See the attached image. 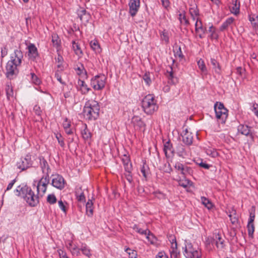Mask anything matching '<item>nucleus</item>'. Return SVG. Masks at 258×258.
<instances>
[{
    "label": "nucleus",
    "mask_w": 258,
    "mask_h": 258,
    "mask_svg": "<svg viewBox=\"0 0 258 258\" xmlns=\"http://www.w3.org/2000/svg\"><path fill=\"white\" fill-rule=\"evenodd\" d=\"M234 19L230 17L228 18L221 25L220 30L223 31L230 26L234 22Z\"/></svg>",
    "instance_id": "33"
},
{
    "label": "nucleus",
    "mask_w": 258,
    "mask_h": 258,
    "mask_svg": "<svg viewBox=\"0 0 258 258\" xmlns=\"http://www.w3.org/2000/svg\"><path fill=\"white\" fill-rule=\"evenodd\" d=\"M197 64L199 69L201 70L202 74L204 75H207L208 74V69L204 60L201 58L200 59L197 61Z\"/></svg>",
    "instance_id": "28"
},
{
    "label": "nucleus",
    "mask_w": 258,
    "mask_h": 258,
    "mask_svg": "<svg viewBox=\"0 0 258 258\" xmlns=\"http://www.w3.org/2000/svg\"><path fill=\"white\" fill-rule=\"evenodd\" d=\"M31 165L32 160L31 156L29 155H27L25 158L21 159L17 163L18 167L22 170L29 167Z\"/></svg>",
    "instance_id": "13"
},
{
    "label": "nucleus",
    "mask_w": 258,
    "mask_h": 258,
    "mask_svg": "<svg viewBox=\"0 0 258 258\" xmlns=\"http://www.w3.org/2000/svg\"><path fill=\"white\" fill-rule=\"evenodd\" d=\"M189 13L194 21L200 19L199 11L196 5H190L189 8Z\"/></svg>",
    "instance_id": "19"
},
{
    "label": "nucleus",
    "mask_w": 258,
    "mask_h": 258,
    "mask_svg": "<svg viewBox=\"0 0 258 258\" xmlns=\"http://www.w3.org/2000/svg\"><path fill=\"white\" fill-rule=\"evenodd\" d=\"M175 168L178 171H180V173L184 175L186 172H188L189 168L187 167H184V165L180 162H176L174 165Z\"/></svg>",
    "instance_id": "29"
},
{
    "label": "nucleus",
    "mask_w": 258,
    "mask_h": 258,
    "mask_svg": "<svg viewBox=\"0 0 258 258\" xmlns=\"http://www.w3.org/2000/svg\"><path fill=\"white\" fill-rule=\"evenodd\" d=\"M206 152L207 155L211 156L212 157H215L218 155L217 151L210 146H208V148L206 149Z\"/></svg>",
    "instance_id": "36"
},
{
    "label": "nucleus",
    "mask_w": 258,
    "mask_h": 258,
    "mask_svg": "<svg viewBox=\"0 0 258 258\" xmlns=\"http://www.w3.org/2000/svg\"><path fill=\"white\" fill-rule=\"evenodd\" d=\"M201 200L202 203L208 209H211L213 207L212 203L208 199L202 197Z\"/></svg>",
    "instance_id": "35"
},
{
    "label": "nucleus",
    "mask_w": 258,
    "mask_h": 258,
    "mask_svg": "<svg viewBox=\"0 0 258 258\" xmlns=\"http://www.w3.org/2000/svg\"><path fill=\"white\" fill-rule=\"evenodd\" d=\"M64 75V74L63 73L59 71H57L55 74V77L57 80L61 84H65V82L62 80V77Z\"/></svg>",
    "instance_id": "40"
},
{
    "label": "nucleus",
    "mask_w": 258,
    "mask_h": 258,
    "mask_svg": "<svg viewBox=\"0 0 258 258\" xmlns=\"http://www.w3.org/2000/svg\"><path fill=\"white\" fill-rule=\"evenodd\" d=\"M128 251H131V253H130V255H128V258H137V251L134 250H132L130 248H126L125 249V251L128 252Z\"/></svg>",
    "instance_id": "55"
},
{
    "label": "nucleus",
    "mask_w": 258,
    "mask_h": 258,
    "mask_svg": "<svg viewBox=\"0 0 258 258\" xmlns=\"http://www.w3.org/2000/svg\"><path fill=\"white\" fill-rule=\"evenodd\" d=\"M161 40L164 41L166 43L169 42V37L167 32L163 31L161 34Z\"/></svg>",
    "instance_id": "58"
},
{
    "label": "nucleus",
    "mask_w": 258,
    "mask_h": 258,
    "mask_svg": "<svg viewBox=\"0 0 258 258\" xmlns=\"http://www.w3.org/2000/svg\"><path fill=\"white\" fill-rule=\"evenodd\" d=\"M140 5V0H130L128 3L129 12L132 17L135 16L139 11Z\"/></svg>",
    "instance_id": "14"
},
{
    "label": "nucleus",
    "mask_w": 258,
    "mask_h": 258,
    "mask_svg": "<svg viewBox=\"0 0 258 258\" xmlns=\"http://www.w3.org/2000/svg\"><path fill=\"white\" fill-rule=\"evenodd\" d=\"M65 183L64 179L62 176L58 174L53 176L51 184L54 187L62 189L64 187Z\"/></svg>",
    "instance_id": "11"
},
{
    "label": "nucleus",
    "mask_w": 258,
    "mask_h": 258,
    "mask_svg": "<svg viewBox=\"0 0 258 258\" xmlns=\"http://www.w3.org/2000/svg\"><path fill=\"white\" fill-rule=\"evenodd\" d=\"M195 31L197 36L200 38L205 37L206 29L204 28L200 19L195 21Z\"/></svg>",
    "instance_id": "16"
},
{
    "label": "nucleus",
    "mask_w": 258,
    "mask_h": 258,
    "mask_svg": "<svg viewBox=\"0 0 258 258\" xmlns=\"http://www.w3.org/2000/svg\"><path fill=\"white\" fill-rule=\"evenodd\" d=\"M86 213L88 216H92L93 214V203L91 200H89L86 205Z\"/></svg>",
    "instance_id": "30"
},
{
    "label": "nucleus",
    "mask_w": 258,
    "mask_h": 258,
    "mask_svg": "<svg viewBox=\"0 0 258 258\" xmlns=\"http://www.w3.org/2000/svg\"><path fill=\"white\" fill-rule=\"evenodd\" d=\"M146 238L151 243L153 244L155 242L156 238L155 236L150 233V231L148 230L147 231V235H145Z\"/></svg>",
    "instance_id": "43"
},
{
    "label": "nucleus",
    "mask_w": 258,
    "mask_h": 258,
    "mask_svg": "<svg viewBox=\"0 0 258 258\" xmlns=\"http://www.w3.org/2000/svg\"><path fill=\"white\" fill-rule=\"evenodd\" d=\"M156 258H168V257L164 252L161 251L158 253Z\"/></svg>",
    "instance_id": "63"
},
{
    "label": "nucleus",
    "mask_w": 258,
    "mask_h": 258,
    "mask_svg": "<svg viewBox=\"0 0 258 258\" xmlns=\"http://www.w3.org/2000/svg\"><path fill=\"white\" fill-rule=\"evenodd\" d=\"M215 244L217 248L222 249L224 246V240L219 233H215L213 237V244Z\"/></svg>",
    "instance_id": "18"
},
{
    "label": "nucleus",
    "mask_w": 258,
    "mask_h": 258,
    "mask_svg": "<svg viewBox=\"0 0 258 258\" xmlns=\"http://www.w3.org/2000/svg\"><path fill=\"white\" fill-rule=\"evenodd\" d=\"M142 107L144 111L149 114H152L154 111L157 110L158 106L153 95L149 94L144 98L142 101Z\"/></svg>",
    "instance_id": "4"
},
{
    "label": "nucleus",
    "mask_w": 258,
    "mask_h": 258,
    "mask_svg": "<svg viewBox=\"0 0 258 258\" xmlns=\"http://www.w3.org/2000/svg\"><path fill=\"white\" fill-rule=\"evenodd\" d=\"M7 96L8 99H10L13 96V90L11 85L7 84L6 87Z\"/></svg>",
    "instance_id": "38"
},
{
    "label": "nucleus",
    "mask_w": 258,
    "mask_h": 258,
    "mask_svg": "<svg viewBox=\"0 0 258 258\" xmlns=\"http://www.w3.org/2000/svg\"><path fill=\"white\" fill-rule=\"evenodd\" d=\"M172 147L173 146H164L163 150L166 156L170 157L174 154Z\"/></svg>",
    "instance_id": "39"
},
{
    "label": "nucleus",
    "mask_w": 258,
    "mask_h": 258,
    "mask_svg": "<svg viewBox=\"0 0 258 258\" xmlns=\"http://www.w3.org/2000/svg\"><path fill=\"white\" fill-rule=\"evenodd\" d=\"M122 161L125 169L130 170L132 169V165L128 153L123 154L122 158Z\"/></svg>",
    "instance_id": "21"
},
{
    "label": "nucleus",
    "mask_w": 258,
    "mask_h": 258,
    "mask_svg": "<svg viewBox=\"0 0 258 258\" xmlns=\"http://www.w3.org/2000/svg\"><path fill=\"white\" fill-rule=\"evenodd\" d=\"M28 56L32 59H35L38 56L37 49L33 44H30L28 46Z\"/></svg>",
    "instance_id": "22"
},
{
    "label": "nucleus",
    "mask_w": 258,
    "mask_h": 258,
    "mask_svg": "<svg viewBox=\"0 0 258 258\" xmlns=\"http://www.w3.org/2000/svg\"><path fill=\"white\" fill-rule=\"evenodd\" d=\"M174 55L176 57L179 59L182 58L183 54L180 47L176 46L174 48Z\"/></svg>",
    "instance_id": "41"
},
{
    "label": "nucleus",
    "mask_w": 258,
    "mask_h": 258,
    "mask_svg": "<svg viewBox=\"0 0 258 258\" xmlns=\"http://www.w3.org/2000/svg\"><path fill=\"white\" fill-rule=\"evenodd\" d=\"M251 110L254 114L258 117V105L253 104L252 106Z\"/></svg>",
    "instance_id": "64"
},
{
    "label": "nucleus",
    "mask_w": 258,
    "mask_h": 258,
    "mask_svg": "<svg viewBox=\"0 0 258 258\" xmlns=\"http://www.w3.org/2000/svg\"><path fill=\"white\" fill-rule=\"evenodd\" d=\"M60 258H69L67 255L66 252L62 249H58L57 250Z\"/></svg>",
    "instance_id": "62"
},
{
    "label": "nucleus",
    "mask_w": 258,
    "mask_h": 258,
    "mask_svg": "<svg viewBox=\"0 0 258 258\" xmlns=\"http://www.w3.org/2000/svg\"><path fill=\"white\" fill-rule=\"evenodd\" d=\"M90 46L96 53H100L102 51L98 41L95 39L90 41Z\"/></svg>",
    "instance_id": "26"
},
{
    "label": "nucleus",
    "mask_w": 258,
    "mask_h": 258,
    "mask_svg": "<svg viewBox=\"0 0 258 258\" xmlns=\"http://www.w3.org/2000/svg\"><path fill=\"white\" fill-rule=\"evenodd\" d=\"M87 12L86 10L84 8H80L78 11V15L80 17L81 20H82L83 17L86 15Z\"/></svg>",
    "instance_id": "56"
},
{
    "label": "nucleus",
    "mask_w": 258,
    "mask_h": 258,
    "mask_svg": "<svg viewBox=\"0 0 258 258\" xmlns=\"http://www.w3.org/2000/svg\"><path fill=\"white\" fill-rule=\"evenodd\" d=\"M47 201L50 204H53L56 202V198L53 194L48 195L47 197Z\"/></svg>",
    "instance_id": "51"
},
{
    "label": "nucleus",
    "mask_w": 258,
    "mask_h": 258,
    "mask_svg": "<svg viewBox=\"0 0 258 258\" xmlns=\"http://www.w3.org/2000/svg\"><path fill=\"white\" fill-rule=\"evenodd\" d=\"M78 86L79 87L80 91L83 94H87L90 90V88H89L85 82L81 79H79Z\"/></svg>",
    "instance_id": "24"
},
{
    "label": "nucleus",
    "mask_w": 258,
    "mask_h": 258,
    "mask_svg": "<svg viewBox=\"0 0 258 258\" xmlns=\"http://www.w3.org/2000/svg\"><path fill=\"white\" fill-rule=\"evenodd\" d=\"M132 122L135 129L144 132L145 130V124L138 116H134L132 119Z\"/></svg>",
    "instance_id": "17"
},
{
    "label": "nucleus",
    "mask_w": 258,
    "mask_h": 258,
    "mask_svg": "<svg viewBox=\"0 0 258 258\" xmlns=\"http://www.w3.org/2000/svg\"><path fill=\"white\" fill-rule=\"evenodd\" d=\"M72 47L75 54L77 55L79 57H81L82 55V51L79 44L75 41H73Z\"/></svg>",
    "instance_id": "31"
},
{
    "label": "nucleus",
    "mask_w": 258,
    "mask_h": 258,
    "mask_svg": "<svg viewBox=\"0 0 258 258\" xmlns=\"http://www.w3.org/2000/svg\"><path fill=\"white\" fill-rule=\"evenodd\" d=\"M16 196L23 198L31 207H34L39 203V196L35 195L32 189L26 186H18L14 191Z\"/></svg>",
    "instance_id": "1"
},
{
    "label": "nucleus",
    "mask_w": 258,
    "mask_h": 258,
    "mask_svg": "<svg viewBox=\"0 0 258 258\" xmlns=\"http://www.w3.org/2000/svg\"><path fill=\"white\" fill-rule=\"evenodd\" d=\"M76 73L82 78H85L87 76V73L83 65L81 64L80 67L76 69Z\"/></svg>",
    "instance_id": "34"
},
{
    "label": "nucleus",
    "mask_w": 258,
    "mask_h": 258,
    "mask_svg": "<svg viewBox=\"0 0 258 258\" xmlns=\"http://www.w3.org/2000/svg\"><path fill=\"white\" fill-rule=\"evenodd\" d=\"M31 80L33 83L38 85L40 83V79L34 73H31Z\"/></svg>",
    "instance_id": "57"
},
{
    "label": "nucleus",
    "mask_w": 258,
    "mask_h": 258,
    "mask_svg": "<svg viewBox=\"0 0 258 258\" xmlns=\"http://www.w3.org/2000/svg\"><path fill=\"white\" fill-rule=\"evenodd\" d=\"M182 141L186 145H190L195 143L192 134L188 132H186L182 136Z\"/></svg>",
    "instance_id": "23"
},
{
    "label": "nucleus",
    "mask_w": 258,
    "mask_h": 258,
    "mask_svg": "<svg viewBox=\"0 0 258 258\" xmlns=\"http://www.w3.org/2000/svg\"><path fill=\"white\" fill-rule=\"evenodd\" d=\"M125 173L124 175H125V178H126V180L130 183H131L132 181V180H133L132 176L131 175L132 169H130V170L125 169Z\"/></svg>",
    "instance_id": "52"
},
{
    "label": "nucleus",
    "mask_w": 258,
    "mask_h": 258,
    "mask_svg": "<svg viewBox=\"0 0 258 258\" xmlns=\"http://www.w3.org/2000/svg\"><path fill=\"white\" fill-rule=\"evenodd\" d=\"M216 116L221 123H225L228 117V110L220 102H216L214 105Z\"/></svg>",
    "instance_id": "6"
},
{
    "label": "nucleus",
    "mask_w": 258,
    "mask_h": 258,
    "mask_svg": "<svg viewBox=\"0 0 258 258\" xmlns=\"http://www.w3.org/2000/svg\"><path fill=\"white\" fill-rule=\"evenodd\" d=\"M178 19L181 23L184 24L186 25L189 24V21L186 19L184 14H180Z\"/></svg>",
    "instance_id": "45"
},
{
    "label": "nucleus",
    "mask_w": 258,
    "mask_h": 258,
    "mask_svg": "<svg viewBox=\"0 0 258 258\" xmlns=\"http://www.w3.org/2000/svg\"><path fill=\"white\" fill-rule=\"evenodd\" d=\"M82 135L84 139L88 140L91 137V134L89 130L87 128H85L82 132Z\"/></svg>",
    "instance_id": "49"
},
{
    "label": "nucleus",
    "mask_w": 258,
    "mask_h": 258,
    "mask_svg": "<svg viewBox=\"0 0 258 258\" xmlns=\"http://www.w3.org/2000/svg\"><path fill=\"white\" fill-rule=\"evenodd\" d=\"M52 42L54 46L56 47L59 46L60 40L56 34H53L52 35Z\"/></svg>",
    "instance_id": "47"
},
{
    "label": "nucleus",
    "mask_w": 258,
    "mask_h": 258,
    "mask_svg": "<svg viewBox=\"0 0 258 258\" xmlns=\"http://www.w3.org/2000/svg\"><path fill=\"white\" fill-rule=\"evenodd\" d=\"M66 244L73 255L79 256L81 252L88 258L92 256L91 250L86 243H82L80 246H77L72 241L69 240L66 242Z\"/></svg>",
    "instance_id": "3"
},
{
    "label": "nucleus",
    "mask_w": 258,
    "mask_h": 258,
    "mask_svg": "<svg viewBox=\"0 0 258 258\" xmlns=\"http://www.w3.org/2000/svg\"><path fill=\"white\" fill-rule=\"evenodd\" d=\"M210 62L212 65L213 71L217 75H220L221 73V66L220 63L215 58H211L210 59Z\"/></svg>",
    "instance_id": "20"
},
{
    "label": "nucleus",
    "mask_w": 258,
    "mask_h": 258,
    "mask_svg": "<svg viewBox=\"0 0 258 258\" xmlns=\"http://www.w3.org/2000/svg\"><path fill=\"white\" fill-rule=\"evenodd\" d=\"M63 127L66 133L71 136V137L69 138V143H71L74 140V136L75 133V128L74 125L71 124V121H69L66 119L63 122Z\"/></svg>",
    "instance_id": "10"
},
{
    "label": "nucleus",
    "mask_w": 258,
    "mask_h": 258,
    "mask_svg": "<svg viewBox=\"0 0 258 258\" xmlns=\"http://www.w3.org/2000/svg\"><path fill=\"white\" fill-rule=\"evenodd\" d=\"M170 258H178L180 255V252L178 249L170 250Z\"/></svg>",
    "instance_id": "53"
},
{
    "label": "nucleus",
    "mask_w": 258,
    "mask_h": 258,
    "mask_svg": "<svg viewBox=\"0 0 258 258\" xmlns=\"http://www.w3.org/2000/svg\"><path fill=\"white\" fill-rule=\"evenodd\" d=\"M191 182L188 179L181 180L179 181V185L183 187H187L189 186Z\"/></svg>",
    "instance_id": "50"
},
{
    "label": "nucleus",
    "mask_w": 258,
    "mask_h": 258,
    "mask_svg": "<svg viewBox=\"0 0 258 258\" xmlns=\"http://www.w3.org/2000/svg\"><path fill=\"white\" fill-rule=\"evenodd\" d=\"M49 182V179L48 175H45L41 178L38 182L36 186L37 194L38 195L42 197L45 194Z\"/></svg>",
    "instance_id": "8"
},
{
    "label": "nucleus",
    "mask_w": 258,
    "mask_h": 258,
    "mask_svg": "<svg viewBox=\"0 0 258 258\" xmlns=\"http://www.w3.org/2000/svg\"><path fill=\"white\" fill-rule=\"evenodd\" d=\"M170 243L171 246L170 250H176L177 249V244L176 242V240L175 237L174 236H170L169 239Z\"/></svg>",
    "instance_id": "37"
},
{
    "label": "nucleus",
    "mask_w": 258,
    "mask_h": 258,
    "mask_svg": "<svg viewBox=\"0 0 258 258\" xmlns=\"http://www.w3.org/2000/svg\"><path fill=\"white\" fill-rule=\"evenodd\" d=\"M39 162L43 173L48 175L49 167L47 161L42 157H39Z\"/></svg>",
    "instance_id": "25"
},
{
    "label": "nucleus",
    "mask_w": 258,
    "mask_h": 258,
    "mask_svg": "<svg viewBox=\"0 0 258 258\" xmlns=\"http://www.w3.org/2000/svg\"><path fill=\"white\" fill-rule=\"evenodd\" d=\"M58 204L59 208L66 214L67 213V209L64 203L61 200H60L58 202Z\"/></svg>",
    "instance_id": "59"
},
{
    "label": "nucleus",
    "mask_w": 258,
    "mask_h": 258,
    "mask_svg": "<svg viewBox=\"0 0 258 258\" xmlns=\"http://www.w3.org/2000/svg\"><path fill=\"white\" fill-rule=\"evenodd\" d=\"M143 79L145 81V83L149 86L151 83V74L149 73H146L143 77Z\"/></svg>",
    "instance_id": "44"
},
{
    "label": "nucleus",
    "mask_w": 258,
    "mask_h": 258,
    "mask_svg": "<svg viewBox=\"0 0 258 258\" xmlns=\"http://www.w3.org/2000/svg\"><path fill=\"white\" fill-rule=\"evenodd\" d=\"M100 111V106L97 101L94 100L87 101L83 109L84 117L88 120H95L98 116Z\"/></svg>",
    "instance_id": "2"
},
{
    "label": "nucleus",
    "mask_w": 258,
    "mask_h": 258,
    "mask_svg": "<svg viewBox=\"0 0 258 258\" xmlns=\"http://www.w3.org/2000/svg\"><path fill=\"white\" fill-rule=\"evenodd\" d=\"M247 228H248V234L249 235H251L254 232V225L253 223L252 222V221H249L248 225H247Z\"/></svg>",
    "instance_id": "54"
},
{
    "label": "nucleus",
    "mask_w": 258,
    "mask_h": 258,
    "mask_svg": "<svg viewBox=\"0 0 258 258\" xmlns=\"http://www.w3.org/2000/svg\"><path fill=\"white\" fill-rule=\"evenodd\" d=\"M107 78L103 74L93 77L91 80V86L95 90H102L106 83Z\"/></svg>",
    "instance_id": "7"
},
{
    "label": "nucleus",
    "mask_w": 258,
    "mask_h": 258,
    "mask_svg": "<svg viewBox=\"0 0 258 258\" xmlns=\"http://www.w3.org/2000/svg\"><path fill=\"white\" fill-rule=\"evenodd\" d=\"M183 253L186 258H201L202 253L198 247H194L190 242L185 240Z\"/></svg>",
    "instance_id": "5"
},
{
    "label": "nucleus",
    "mask_w": 258,
    "mask_h": 258,
    "mask_svg": "<svg viewBox=\"0 0 258 258\" xmlns=\"http://www.w3.org/2000/svg\"><path fill=\"white\" fill-rule=\"evenodd\" d=\"M169 70H167L166 73V76L168 79V83L175 84L177 82V79L173 76L172 68H170Z\"/></svg>",
    "instance_id": "27"
},
{
    "label": "nucleus",
    "mask_w": 258,
    "mask_h": 258,
    "mask_svg": "<svg viewBox=\"0 0 258 258\" xmlns=\"http://www.w3.org/2000/svg\"><path fill=\"white\" fill-rule=\"evenodd\" d=\"M23 57V55L22 51L19 49H16L14 53L11 55V60L9 61H11L12 62H14L16 66H19L22 62Z\"/></svg>",
    "instance_id": "15"
},
{
    "label": "nucleus",
    "mask_w": 258,
    "mask_h": 258,
    "mask_svg": "<svg viewBox=\"0 0 258 258\" xmlns=\"http://www.w3.org/2000/svg\"><path fill=\"white\" fill-rule=\"evenodd\" d=\"M133 229L136 231L137 232L142 234V235H147V231H148V229H142L141 228H139L137 225H135L133 227Z\"/></svg>",
    "instance_id": "46"
},
{
    "label": "nucleus",
    "mask_w": 258,
    "mask_h": 258,
    "mask_svg": "<svg viewBox=\"0 0 258 258\" xmlns=\"http://www.w3.org/2000/svg\"><path fill=\"white\" fill-rule=\"evenodd\" d=\"M231 12L236 15L239 12V4H237V2L235 1L234 4H233L232 7L231 8Z\"/></svg>",
    "instance_id": "42"
},
{
    "label": "nucleus",
    "mask_w": 258,
    "mask_h": 258,
    "mask_svg": "<svg viewBox=\"0 0 258 258\" xmlns=\"http://www.w3.org/2000/svg\"><path fill=\"white\" fill-rule=\"evenodd\" d=\"M213 244V238H207V239H206V246L207 247V248L209 249H211L212 248L211 247V246H210V244Z\"/></svg>",
    "instance_id": "61"
},
{
    "label": "nucleus",
    "mask_w": 258,
    "mask_h": 258,
    "mask_svg": "<svg viewBox=\"0 0 258 258\" xmlns=\"http://www.w3.org/2000/svg\"><path fill=\"white\" fill-rule=\"evenodd\" d=\"M229 217L230 218V220L231 221V222L232 224L235 225L238 222V219L236 217L233 216L232 215V214L231 213L229 215Z\"/></svg>",
    "instance_id": "60"
},
{
    "label": "nucleus",
    "mask_w": 258,
    "mask_h": 258,
    "mask_svg": "<svg viewBox=\"0 0 258 258\" xmlns=\"http://www.w3.org/2000/svg\"><path fill=\"white\" fill-rule=\"evenodd\" d=\"M141 171L145 178L147 177V175L149 173V168L147 165H146L145 163L143 165L141 168Z\"/></svg>",
    "instance_id": "48"
},
{
    "label": "nucleus",
    "mask_w": 258,
    "mask_h": 258,
    "mask_svg": "<svg viewBox=\"0 0 258 258\" xmlns=\"http://www.w3.org/2000/svg\"><path fill=\"white\" fill-rule=\"evenodd\" d=\"M208 32L210 34L209 37L211 39H217L218 38V34L216 29L213 26L209 27Z\"/></svg>",
    "instance_id": "32"
},
{
    "label": "nucleus",
    "mask_w": 258,
    "mask_h": 258,
    "mask_svg": "<svg viewBox=\"0 0 258 258\" xmlns=\"http://www.w3.org/2000/svg\"><path fill=\"white\" fill-rule=\"evenodd\" d=\"M238 133L246 136L247 140V144H251L253 140V136L250 134L249 127L246 125L240 124L238 126Z\"/></svg>",
    "instance_id": "9"
},
{
    "label": "nucleus",
    "mask_w": 258,
    "mask_h": 258,
    "mask_svg": "<svg viewBox=\"0 0 258 258\" xmlns=\"http://www.w3.org/2000/svg\"><path fill=\"white\" fill-rule=\"evenodd\" d=\"M18 66L14 64L11 61H8L6 66V75L7 76L11 79L13 76L18 73L17 67Z\"/></svg>",
    "instance_id": "12"
}]
</instances>
